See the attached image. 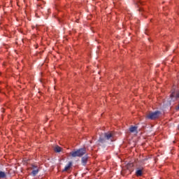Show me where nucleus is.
I'll use <instances>...</instances> for the list:
<instances>
[{"instance_id": "obj_1", "label": "nucleus", "mask_w": 179, "mask_h": 179, "mask_svg": "<svg viewBox=\"0 0 179 179\" xmlns=\"http://www.w3.org/2000/svg\"><path fill=\"white\" fill-rule=\"evenodd\" d=\"M85 155H86V148H80L70 152V156L72 157H82Z\"/></svg>"}, {"instance_id": "obj_2", "label": "nucleus", "mask_w": 179, "mask_h": 179, "mask_svg": "<svg viewBox=\"0 0 179 179\" xmlns=\"http://www.w3.org/2000/svg\"><path fill=\"white\" fill-rule=\"evenodd\" d=\"M160 117V111L157 110L155 112H150L146 116L145 118L148 120H157Z\"/></svg>"}, {"instance_id": "obj_3", "label": "nucleus", "mask_w": 179, "mask_h": 179, "mask_svg": "<svg viewBox=\"0 0 179 179\" xmlns=\"http://www.w3.org/2000/svg\"><path fill=\"white\" fill-rule=\"evenodd\" d=\"M53 150L56 153H59L60 152H62V148L59 147V145H55Z\"/></svg>"}, {"instance_id": "obj_4", "label": "nucleus", "mask_w": 179, "mask_h": 179, "mask_svg": "<svg viewBox=\"0 0 179 179\" xmlns=\"http://www.w3.org/2000/svg\"><path fill=\"white\" fill-rule=\"evenodd\" d=\"M72 167V162H69V164L64 167L63 171H68Z\"/></svg>"}, {"instance_id": "obj_5", "label": "nucleus", "mask_w": 179, "mask_h": 179, "mask_svg": "<svg viewBox=\"0 0 179 179\" xmlns=\"http://www.w3.org/2000/svg\"><path fill=\"white\" fill-rule=\"evenodd\" d=\"M176 97V99H179V92H172L171 94V98Z\"/></svg>"}, {"instance_id": "obj_6", "label": "nucleus", "mask_w": 179, "mask_h": 179, "mask_svg": "<svg viewBox=\"0 0 179 179\" xmlns=\"http://www.w3.org/2000/svg\"><path fill=\"white\" fill-rule=\"evenodd\" d=\"M105 138L108 140L110 139V138H113V133L111 132L106 133Z\"/></svg>"}, {"instance_id": "obj_7", "label": "nucleus", "mask_w": 179, "mask_h": 179, "mask_svg": "<svg viewBox=\"0 0 179 179\" xmlns=\"http://www.w3.org/2000/svg\"><path fill=\"white\" fill-rule=\"evenodd\" d=\"M89 159V157H87V155L84 156L82 158V163H83L84 164H86L87 163V159Z\"/></svg>"}, {"instance_id": "obj_8", "label": "nucleus", "mask_w": 179, "mask_h": 179, "mask_svg": "<svg viewBox=\"0 0 179 179\" xmlns=\"http://www.w3.org/2000/svg\"><path fill=\"white\" fill-rule=\"evenodd\" d=\"M130 132H136L138 131V127H131L129 128Z\"/></svg>"}, {"instance_id": "obj_9", "label": "nucleus", "mask_w": 179, "mask_h": 179, "mask_svg": "<svg viewBox=\"0 0 179 179\" xmlns=\"http://www.w3.org/2000/svg\"><path fill=\"white\" fill-rule=\"evenodd\" d=\"M136 175L137 177H141L142 176V169H138L136 172Z\"/></svg>"}, {"instance_id": "obj_10", "label": "nucleus", "mask_w": 179, "mask_h": 179, "mask_svg": "<svg viewBox=\"0 0 179 179\" xmlns=\"http://www.w3.org/2000/svg\"><path fill=\"white\" fill-rule=\"evenodd\" d=\"M0 178H6V173L3 171H0Z\"/></svg>"}, {"instance_id": "obj_11", "label": "nucleus", "mask_w": 179, "mask_h": 179, "mask_svg": "<svg viewBox=\"0 0 179 179\" xmlns=\"http://www.w3.org/2000/svg\"><path fill=\"white\" fill-rule=\"evenodd\" d=\"M31 173L33 176H37V174H38V169L32 171Z\"/></svg>"}, {"instance_id": "obj_12", "label": "nucleus", "mask_w": 179, "mask_h": 179, "mask_svg": "<svg viewBox=\"0 0 179 179\" xmlns=\"http://www.w3.org/2000/svg\"><path fill=\"white\" fill-rule=\"evenodd\" d=\"M36 168H37V166H36L34 165L32 166V169H36Z\"/></svg>"}, {"instance_id": "obj_13", "label": "nucleus", "mask_w": 179, "mask_h": 179, "mask_svg": "<svg viewBox=\"0 0 179 179\" xmlns=\"http://www.w3.org/2000/svg\"><path fill=\"white\" fill-rule=\"evenodd\" d=\"M178 129H179V124H178Z\"/></svg>"}]
</instances>
